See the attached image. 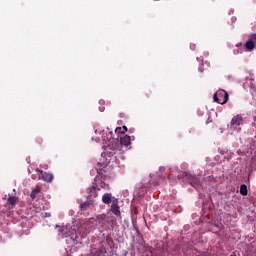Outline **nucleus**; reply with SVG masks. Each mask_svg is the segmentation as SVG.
I'll return each instance as SVG.
<instances>
[{
  "mask_svg": "<svg viewBox=\"0 0 256 256\" xmlns=\"http://www.w3.org/2000/svg\"><path fill=\"white\" fill-rule=\"evenodd\" d=\"M92 227L93 226L89 221L80 223L78 228H75L74 226V228L72 229L74 233H72L70 236V239L73 241L74 245H81V243H83V239H85L87 235L91 233Z\"/></svg>",
  "mask_w": 256,
  "mask_h": 256,
  "instance_id": "f03ea898",
  "label": "nucleus"
},
{
  "mask_svg": "<svg viewBox=\"0 0 256 256\" xmlns=\"http://www.w3.org/2000/svg\"><path fill=\"white\" fill-rule=\"evenodd\" d=\"M213 99L215 103H219V105H225V103L229 101V94L225 90H219L213 95Z\"/></svg>",
  "mask_w": 256,
  "mask_h": 256,
  "instance_id": "20e7f679",
  "label": "nucleus"
},
{
  "mask_svg": "<svg viewBox=\"0 0 256 256\" xmlns=\"http://www.w3.org/2000/svg\"><path fill=\"white\" fill-rule=\"evenodd\" d=\"M115 133H123V128L117 127V128L115 129Z\"/></svg>",
  "mask_w": 256,
  "mask_h": 256,
  "instance_id": "aec40b11",
  "label": "nucleus"
},
{
  "mask_svg": "<svg viewBox=\"0 0 256 256\" xmlns=\"http://www.w3.org/2000/svg\"><path fill=\"white\" fill-rule=\"evenodd\" d=\"M122 129H123V130H122V134L127 133V126H123Z\"/></svg>",
  "mask_w": 256,
  "mask_h": 256,
  "instance_id": "412c9836",
  "label": "nucleus"
},
{
  "mask_svg": "<svg viewBox=\"0 0 256 256\" xmlns=\"http://www.w3.org/2000/svg\"><path fill=\"white\" fill-rule=\"evenodd\" d=\"M112 199H113V195L111 193H105L103 196H102V202L105 204V205H109L111 202H112Z\"/></svg>",
  "mask_w": 256,
  "mask_h": 256,
  "instance_id": "6e6552de",
  "label": "nucleus"
},
{
  "mask_svg": "<svg viewBox=\"0 0 256 256\" xmlns=\"http://www.w3.org/2000/svg\"><path fill=\"white\" fill-rule=\"evenodd\" d=\"M155 1H159V0H155Z\"/></svg>",
  "mask_w": 256,
  "mask_h": 256,
  "instance_id": "5701e85b",
  "label": "nucleus"
},
{
  "mask_svg": "<svg viewBox=\"0 0 256 256\" xmlns=\"http://www.w3.org/2000/svg\"><path fill=\"white\" fill-rule=\"evenodd\" d=\"M139 239V243H134L133 244V249H141V247H143V238L138 236Z\"/></svg>",
  "mask_w": 256,
  "mask_h": 256,
  "instance_id": "f8f14e48",
  "label": "nucleus"
},
{
  "mask_svg": "<svg viewBox=\"0 0 256 256\" xmlns=\"http://www.w3.org/2000/svg\"><path fill=\"white\" fill-rule=\"evenodd\" d=\"M38 179H42L46 183H51L53 181V174L44 172L43 170H37Z\"/></svg>",
  "mask_w": 256,
  "mask_h": 256,
  "instance_id": "423d86ee",
  "label": "nucleus"
},
{
  "mask_svg": "<svg viewBox=\"0 0 256 256\" xmlns=\"http://www.w3.org/2000/svg\"><path fill=\"white\" fill-rule=\"evenodd\" d=\"M245 48L247 49V51H253V49H255V44L253 43V41L248 39V41L245 44Z\"/></svg>",
  "mask_w": 256,
  "mask_h": 256,
  "instance_id": "9b49d317",
  "label": "nucleus"
},
{
  "mask_svg": "<svg viewBox=\"0 0 256 256\" xmlns=\"http://www.w3.org/2000/svg\"><path fill=\"white\" fill-rule=\"evenodd\" d=\"M17 201H19V198H17V196H9L7 198V205L15 207V205H17Z\"/></svg>",
  "mask_w": 256,
  "mask_h": 256,
  "instance_id": "9d476101",
  "label": "nucleus"
},
{
  "mask_svg": "<svg viewBox=\"0 0 256 256\" xmlns=\"http://www.w3.org/2000/svg\"><path fill=\"white\" fill-rule=\"evenodd\" d=\"M99 105H102L99 107V111H101V112L105 111V106H103V105H105V100H100Z\"/></svg>",
  "mask_w": 256,
  "mask_h": 256,
  "instance_id": "dca6fc26",
  "label": "nucleus"
},
{
  "mask_svg": "<svg viewBox=\"0 0 256 256\" xmlns=\"http://www.w3.org/2000/svg\"><path fill=\"white\" fill-rule=\"evenodd\" d=\"M120 144L127 147L128 145H131V136L125 135L120 138Z\"/></svg>",
  "mask_w": 256,
  "mask_h": 256,
  "instance_id": "1a4fd4ad",
  "label": "nucleus"
},
{
  "mask_svg": "<svg viewBox=\"0 0 256 256\" xmlns=\"http://www.w3.org/2000/svg\"><path fill=\"white\" fill-rule=\"evenodd\" d=\"M248 191H247V185L242 184L240 186V195H243L244 197L247 195Z\"/></svg>",
  "mask_w": 256,
  "mask_h": 256,
  "instance_id": "ddd939ff",
  "label": "nucleus"
},
{
  "mask_svg": "<svg viewBox=\"0 0 256 256\" xmlns=\"http://www.w3.org/2000/svg\"><path fill=\"white\" fill-rule=\"evenodd\" d=\"M87 207H89V203L81 204V209H83L84 211L87 209Z\"/></svg>",
  "mask_w": 256,
  "mask_h": 256,
  "instance_id": "6ab92c4d",
  "label": "nucleus"
},
{
  "mask_svg": "<svg viewBox=\"0 0 256 256\" xmlns=\"http://www.w3.org/2000/svg\"><path fill=\"white\" fill-rule=\"evenodd\" d=\"M178 179H183L187 181L194 189H199L201 187V178L199 176H193L189 172H180Z\"/></svg>",
  "mask_w": 256,
  "mask_h": 256,
  "instance_id": "7ed1b4c3",
  "label": "nucleus"
},
{
  "mask_svg": "<svg viewBox=\"0 0 256 256\" xmlns=\"http://www.w3.org/2000/svg\"><path fill=\"white\" fill-rule=\"evenodd\" d=\"M111 211L117 217H119V215H121V210L119 208V202L117 201V199L112 201Z\"/></svg>",
  "mask_w": 256,
  "mask_h": 256,
  "instance_id": "0eeeda50",
  "label": "nucleus"
},
{
  "mask_svg": "<svg viewBox=\"0 0 256 256\" xmlns=\"http://www.w3.org/2000/svg\"><path fill=\"white\" fill-rule=\"evenodd\" d=\"M218 99H220V101H225V96H218Z\"/></svg>",
  "mask_w": 256,
  "mask_h": 256,
  "instance_id": "4be33fe9",
  "label": "nucleus"
},
{
  "mask_svg": "<svg viewBox=\"0 0 256 256\" xmlns=\"http://www.w3.org/2000/svg\"><path fill=\"white\" fill-rule=\"evenodd\" d=\"M119 147V144L108 145V149L104 153L106 165L103 168L97 169L98 174L94 178L91 187L87 189L88 199H96L101 189H104V191H109V189H111L109 183L113 180V174H111L109 169H111V163H115V161H117V156L121 155V149Z\"/></svg>",
  "mask_w": 256,
  "mask_h": 256,
  "instance_id": "f257e3e1",
  "label": "nucleus"
},
{
  "mask_svg": "<svg viewBox=\"0 0 256 256\" xmlns=\"http://www.w3.org/2000/svg\"><path fill=\"white\" fill-rule=\"evenodd\" d=\"M241 125H243V116H241V114H237L230 122V129L233 131H241Z\"/></svg>",
  "mask_w": 256,
  "mask_h": 256,
  "instance_id": "39448f33",
  "label": "nucleus"
},
{
  "mask_svg": "<svg viewBox=\"0 0 256 256\" xmlns=\"http://www.w3.org/2000/svg\"><path fill=\"white\" fill-rule=\"evenodd\" d=\"M100 251L101 253H107L109 251V242H104Z\"/></svg>",
  "mask_w": 256,
  "mask_h": 256,
  "instance_id": "4468645a",
  "label": "nucleus"
},
{
  "mask_svg": "<svg viewBox=\"0 0 256 256\" xmlns=\"http://www.w3.org/2000/svg\"><path fill=\"white\" fill-rule=\"evenodd\" d=\"M113 132H109V134H108V141L110 142V143H113Z\"/></svg>",
  "mask_w": 256,
  "mask_h": 256,
  "instance_id": "a211bd4d",
  "label": "nucleus"
},
{
  "mask_svg": "<svg viewBox=\"0 0 256 256\" xmlns=\"http://www.w3.org/2000/svg\"><path fill=\"white\" fill-rule=\"evenodd\" d=\"M40 189H34L32 190L31 194H30V197L31 199H36L37 198V193H39Z\"/></svg>",
  "mask_w": 256,
  "mask_h": 256,
  "instance_id": "2eb2a0df",
  "label": "nucleus"
},
{
  "mask_svg": "<svg viewBox=\"0 0 256 256\" xmlns=\"http://www.w3.org/2000/svg\"><path fill=\"white\" fill-rule=\"evenodd\" d=\"M249 40L252 41L254 45H256V34L250 35Z\"/></svg>",
  "mask_w": 256,
  "mask_h": 256,
  "instance_id": "f3484780",
  "label": "nucleus"
}]
</instances>
